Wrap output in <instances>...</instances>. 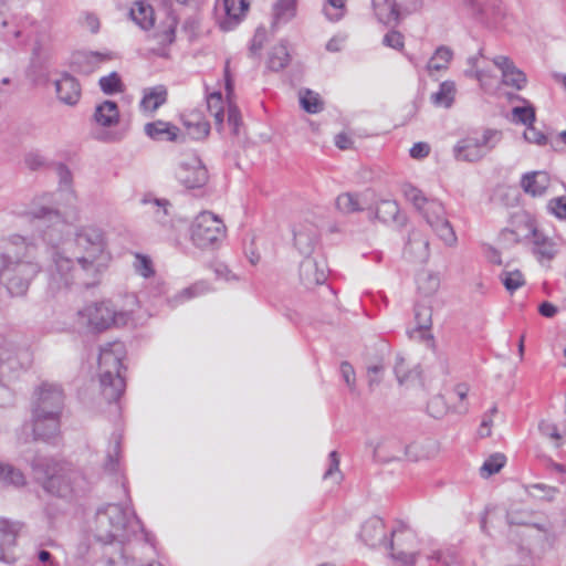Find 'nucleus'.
<instances>
[{
	"label": "nucleus",
	"mask_w": 566,
	"mask_h": 566,
	"mask_svg": "<svg viewBox=\"0 0 566 566\" xmlns=\"http://www.w3.org/2000/svg\"><path fill=\"white\" fill-rule=\"evenodd\" d=\"M300 279L302 284L314 290L318 285V263L313 256H306L300 264Z\"/></svg>",
	"instance_id": "obj_33"
},
{
	"label": "nucleus",
	"mask_w": 566,
	"mask_h": 566,
	"mask_svg": "<svg viewBox=\"0 0 566 566\" xmlns=\"http://www.w3.org/2000/svg\"><path fill=\"white\" fill-rule=\"evenodd\" d=\"M403 254L410 261L424 263L429 259V241L418 230H412L406 243Z\"/></svg>",
	"instance_id": "obj_21"
},
{
	"label": "nucleus",
	"mask_w": 566,
	"mask_h": 566,
	"mask_svg": "<svg viewBox=\"0 0 566 566\" xmlns=\"http://www.w3.org/2000/svg\"><path fill=\"white\" fill-rule=\"evenodd\" d=\"M547 208L556 218L566 220V197H556L551 199Z\"/></svg>",
	"instance_id": "obj_50"
},
{
	"label": "nucleus",
	"mask_w": 566,
	"mask_h": 566,
	"mask_svg": "<svg viewBox=\"0 0 566 566\" xmlns=\"http://www.w3.org/2000/svg\"><path fill=\"white\" fill-rule=\"evenodd\" d=\"M0 482L4 485L23 486L25 478L19 469L0 462Z\"/></svg>",
	"instance_id": "obj_37"
},
{
	"label": "nucleus",
	"mask_w": 566,
	"mask_h": 566,
	"mask_svg": "<svg viewBox=\"0 0 566 566\" xmlns=\"http://www.w3.org/2000/svg\"><path fill=\"white\" fill-rule=\"evenodd\" d=\"M266 42V30L264 27H259L255 30L250 45V54L258 55Z\"/></svg>",
	"instance_id": "obj_51"
},
{
	"label": "nucleus",
	"mask_w": 566,
	"mask_h": 566,
	"mask_svg": "<svg viewBox=\"0 0 566 566\" xmlns=\"http://www.w3.org/2000/svg\"><path fill=\"white\" fill-rule=\"evenodd\" d=\"M111 59V55L93 52L78 51L71 57V67L74 72L88 75L93 73L103 62Z\"/></svg>",
	"instance_id": "obj_17"
},
{
	"label": "nucleus",
	"mask_w": 566,
	"mask_h": 566,
	"mask_svg": "<svg viewBox=\"0 0 566 566\" xmlns=\"http://www.w3.org/2000/svg\"><path fill=\"white\" fill-rule=\"evenodd\" d=\"M382 44L395 50H401L405 45L403 36L400 32L392 30L385 34Z\"/></svg>",
	"instance_id": "obj_52"
},
{
	"label": "nucleus",
	"mask_w": 566,
	"mask_h": 566,
	"mask_svg": "<svg viewBox=\"0 0 566 566\" xmlns=\"http://www.w3.org/2000/svg\"><path fill=\"white\" fill-rule=\"evenodd\" d=\"M143 202L149 203L151 206L158 222L163 224L167 222V217L169 216V208L171 207L170 202L167 199L145 197L143 199Z\"/></svg>",
	"instance_id": "obj_41"
},
{
	"label": "nucleus",
	"mask_w": 566,
	"mask_h": 566,
	"mask_svg": "<svg viewBox=\"0 0 566 566\" xmlns=\"http://www.w3.org/2000/svg\"><path fill=\"white\" fill-rule=\"evenodd\" d=\"M30 224L43 240L52 245L49 253L51 264L49 265V289L59 292L77 285L85 289L94 286L98 282L99 269L96 259L103 252L105 242L103 232L95 227H82L75 233V245L86 253L76 256V262L55 245L61 241L66 223L52 205L33 203L27 212Z\"/></svg>",
	"instance_id": "obj_1"
},
{
	"label": "nucleus",
	"mask_w": 566,
	"mask_h": 566,
	"mask_svg": "<svg viewBox=\"0 0 566 566\" xmlns=\"http://www.w3.org/2000/svg\"><path fill=\"white\" fill-rule=\"evenodd\" d=\"M144 132L156 142H177L180 135V129L176 125L160 119L147 123Z\"/></svg>",
	"instance_id": "obj_24"
},
{
	"label": "nucleus",
	"mask_w": 566,
	"mask_h": 566,
	"mask_svg": "<svg viewBox=\"0 0 566 566\" xmlns=\"http://www.w3.org/2000/svg\"><path fill=\"white\" fill-rule=\"evenodd\" d=\"M127 513L118 504H107L97 510L95 515V538L102 544L118 542L123 544L127 536Z\"/></svg>",
	"instance_id": "obj_7"
},
{
	"label": "nucleus",
	"mask_w": 566,
	"mask_h": 566,
	"mask_svg": "<svg viewBox=\"0 0 566 566\" xmlns=\"http://www.w3.org/2000/svg\"><path fill=\"white\" fill-rule=\"evenodd\" d=\"M98 84L101 90L107 95L122 92L123 87L122 80L116 72H112L109 75L101 77Z\"/></svg>",
	"instance_id": "obj_45"
},
{
	"label": "nucleus",
	"mask_w": 566,
	"mask_h": 566,
	"mask_svg": "<svg viewBox=\"0 0 566 566\" xmlns=\"http://www.w3.org/2000/svg\"><path fill=\"white\" fill-rule=\"evenodd\" d=\"M500 279L510 293L515 292L525 284L524 275L518 270L505 271L501 274Z\"/></svg>",
	"instance_id": "obj_43"
},
{
	"label": "nucleus",
	"mask_w": 566,
	"mask_h": 566,
	"mask_svg": "<svg viewBox=\"0 0 566 566\" xmlns=\"http://www.w3.org/2000/svg\"><path fill=\"white\" fill-rule=\"evenodd\" d=\"M56 174L59 176L60 185L65 188H69L72 184V174L67 166H65L64 164H59L56 166Z\"/></svg>",
	"instance_id": "obj_60"
},
{
	"label": "nucleus",
	"mask_w": 566,
	"mask_h": 566,
	"mask_svg": "<svg viewBox=\"0 0 566 566\" xmlns=\"http://www.w3.org/2000/svg\"><path fill=\"white\" fill-rule=\"evenodd\" d=\"M118 452H119V443L116 442V444L113 448V452H108L106 457V461L104 463V469L111 473L115 472L118 467Z\"/></svg>",
	"instance_id": "obj_57"
},
{
	"label": "nucleus",
	"mask_w": 566,
	"mask_h": 566,
	"mask_svg": "<svg viewBox=\"0 0 566 566\" xmlns=\"http://www.w3.org/2000/svg\"><path fill=\"white\" fill-rule=\"evenodd\" d=\"M40 271L35 244L20 235L0 243V281L11 296H23Z\"/></svg>",
	"instance_id": "obj_2"
},
{
	"label": "nucleus",
	"mask_w": 566,
	"mask_h": 566,
	"mask_svg": "<svg viewBox=\"0 0 566 566\" xmlns=\"http://www.w3.org/2000/svg\"><path fill=\"white\" fill-rule=\"evenodd\" d=\"M184 125L192 139L205 138L210 132V124L199 112L187 115L184 119Z\"/></svg>",
	"instance_id": "obj_32"
},
{
	"label": "nucleus",
	"mask_w": 566,
	"mask_h": 566,
	"mask_svg": "<svg viewBox=\"0 0 566 566\" xmlns=\"http://www.w3.org/2000/svg\"><path fill=\"white\" fill-rule=\"evenodd\" d=\"M241 114L237 106L229 105L228 107V124L232 127L234 135L239 134V127L241 125Z\"/></svg>",
	"instance_id": "obj_56"
},
{
	"label": "nucleus",
	"mask_w": 566,
	"mask_h": 566,
	"mask_svg": "<svg viewBox=\"0 0 566 566\" xmlns=\"http://www.w3.org/2000/svg\"><path fill=\"white\" fill-rule=\"evenodd\" d=\"M208 291V286L200 282L196 283L187 289H184L178 295L181 300H190L192 297L199 296Z\"/></svg>",
	"instance_id": "obj_55"
},
{
	"label": "nucleus",
	"mask_w": 566,
	"mask_h": 566,
	"mask_svg": "<svg viewBox=\"0 0 566 566\" xmlns=\"http://www.w3.org/2000/svg\"><path fill=\"white\" fill-rule=\"evenodd\" d=\"M452 57V51L447 46H440L436 50L434 54L428 61L427 69L430 73L433 71H441L448 67Z\"/></svg>",
	"instance_id": "obj_38"
},
{
	"label": "nucleus",
	"mask_w": 566,
	"mask_h": 566,
	"mask_svg": "<svg viewBox=\"0 0 566 566\" xmlns=\"http://www.w3.org/2000/svg\"><path fill=\"white\" fill-rule=\"evenodd\" d=\"M394 371L400 385L413 381L421 375L420 366L418 364H411L400 354L396 356Z\"/></svg>",
	"instance_id": "obj_29"
},
{
	"label": "nucleus",
	"mask_w": 566,
	"mask_h": 566,
	"mask_svg": "<svg viewBox=\"0 0 566 566\" xmlns=\"http://www.w3.org/2000/svg\"><path fill=\"white\" fill-rule=\"evenodd\" d=\"M551 184L549 175L546 171H530L522 176L521 187L525 193L532 197L543 196Z\"/></svg>",
	"instance_id": "obj_23"
},
{
	"label": "nucleus",
	"mask_w": 566,
	"mask_h": 566,
	"mask_svg": "<svg viewBox=\"0 0 566 566\" xmlns=\"http://www.w3.org/2000/svg\"><path fill=\"white\" fill-rule=\"evenodd\" d=\"M430 153V146L429 144L424 142H419L413 144V146L410 148L409 154L415 159H422L427 157Z\"/></svg>",
	"instance_id": "obj_58"
},
{
	"label": "nucleus",
	"mask_w": 566,
	"mask_h": 566,
	"mask_svg": "<svg viewBox=\"0 0 566 566\" xmlns=\"http://www.w3.org/2000/svg\"><path fill=\"white\" fill-rule=\"evenodd\" d=\"M175 174L178 181L188 189L201 188L209 179L206 166L197 156L180 161Z\"/></svg>",
	"instance_id": "obj_13"
},
{
	"label": "nucleus",
	"mask_w": 566,
	"mask_h": 566,
	"mask_svg": "<svg viewBox=\"0 0 566 566\" xmlns=\"http://www.w3.org/2000/svg\"><path fill=\"white\" fill-rule=\"evenodd\" d=\"M290 61L291 56L287 51V48L286 45L281 43L271 50L268 60V67L271 71L279 72L283 70L289 64Z\"/></svg>",
	"instance_id": "obj_36"
},
{
	"label": "nucleus",
	"mask_w": 566,
	"mask_h": 566,
	"mask_svg": "<svg viewBox=\"0 0 566 566\" xmlns=\"http://www.w3.org/2000/svg\"><path fill=\"white\" fill-rule=\"evenodd\" d=\"M440 284V280L436 274L424 272L418 276V289L424 295L434 293Z\"/></svg>",
	"instance_id": "obj_46"
},
{
	"label": "nucleus",
	"mask_w": 566,
	"mask_h": 566,
	"mask_svg": "<svg viewBox=\"0 0 566 566\" xmlns=\"http://www.w3.org/2000/svg\"><path fill=\"white\" fill-rule=\"evenodd\" d=\"M82 323L92 329L103 332L111 326H124L130 319L128 311H117L111 302L93 303L78 311Z\"/></svg>",
	"instance_id": "obj_8"
},
{
	"label": "nucleus",
	"mask_w": 566,
	"mask_h": 566,
	"mask_svg": "<svg viewBox=\"0 0 566 566\" xmlns=\"http://www.w3.org/2000/svg\"><path fill=\"white\" fill-rule=\"evenodd\" d=\"M493 63L502 72V81L505 85L522 90L526 84V75L515 66L513 61L504 55L495 56Z\"/></svg>",
	"instance_id": "obj_18"
},
{
	"label": "nucleus",
	"mask_w": 566,
	"mask_h": 566,
	"mask_svg": "<svg viewBox=\"0 0 566 566\" xmlns=\"http://www.w3.org/2000/svg\"><path fill=\"white\" fill-rule=\"evenodd\" d=\"M371 6L377 20L384 24H398L400 10L396 0H371Z\"/></svg>",
	"instance_id": "obj_26"
},
{
	"label": "nucleus",
	"mask_w": 566,
	"mask_h": 566,
	"mask_svg": "<svg viewBox=\"0 0 566 566\" xmlns=\"http://www.w3.org/2000/svg\"><path fill=\"white\" fill-rule=\"evenodd\" d=\"M401 453L402 442L396 437L384 438L373 447L375 461L381 463L400 461Z\"/></svg>",
	"instance_id": "obj_20"
},
{
	"label": "nucleus",
	"mask_w": 566,
	"mask_h": 566,
	"mask_svg": "<svg viewBox=\"0 0 566 566\" xmlns=\"http://www.w3.org/2000/svg\"><path fill=\"white\" fill-rule=\"evenodd\" d=\"M57 98L66 105H75L81 97V85L78 81L69 73H63L60 80L55 81Z\"/></svg>",
	"instance_id": "obj_22"
},
{
	"label": "nucleus",
	"mask_w": 566,
	"mask_h": 566,
	"mask_svg": "<svg viewBox=\"0 0 566 566\" xmlns=\"http://www.w3.org/2000/svg\"><path fill=\"white\" fill-rule=\"evenodd\" d=\"M30 364L28 349L19 348L13 342L0 336V382L18 378Z\"/></svg>",
	"instance_id": "obj_11"
},
{
	"label": "nucleus",
	"mask_w": 566,
	"mask_h": 566,
	"mask_svg": "<svg viewBox=\"0 0 566 566\" xmlns=\"http://www.w3.org/2000/svg\"><path fill=\"white\" fill-rule=\"evenodd\" d=\"M226 237V226L210 211L199 213L191 226V240L200 249L216 247Z\"/></svg>",
	"instance_id": "obj_9"
},
{
	"label": "nucleus",
	"mask_w": 566,
	"mask_h": 566,
	"mask_svg": "<svg viewBox=\"0 0 566 566\" xmlns=\"http://www.w3.org/2000/svg\"><path fill=\"white\" fill-rule=\"evenodd\" d=\"M429 559H434L437 562L442 563L444 566H451L455 563V556L453 554H444L440 551L434 552L432 555L428 557Z\"/></svg>",
	"instance_id": "obj_64"
},
{
	"label": "nucleus",
	"mask_w": 566,
	"mask_h": 566,
	"mask_svg": "<svg viewBox=\"0 0 566 566\" xmlns=\"http://www.w3.org/2000/svg\"><path fill=\"white\" fill-rule=\"evenodd\" d=\"M340 374H342L343 380L349 388L350 392L356 394L357 387H356V374H355L354 367L349 363L343 361L340 364Z\"/></svg>",
	"instance_id": "obj_49"
},
{
	"label": "nucleus",
	"mask_w": 566,
	"mask_h": 566,
	"mask_svg": "<svg viewBox=\"0 0 566 566\" xmlns=\"http://www.w3.org/2000/svg\"><path fill=\"white\" fill-rule=\"evenodd\" d=\"M375 217L384 223H395L399 227H403L407 220L394 200H381L376 207Z\"/></svg>",
	"instance_id": "obj_27"
},
{
	"label": "nucleus",
	"mask_w": 566,
	"mask_h": 566,
	"mask_svg": "<svg viewBox=\"0 0 566 566\" xmlns=\"http://www.w3.org/2000/svg\"><path fill=\"white\" fill-rule=\"evenodd\" d=\"M94 120L103 127H112L119 120L118 105L114 101H104L94 112Z\"/></svg>",
	"instance_id": "obj_28"
},
{
	"label": "nucleus",
	"mask_w": 566,
	"mask_h": 566,
	"mask_svg": "<svg viewBox=\"0 0 566 566\" xmlns=\"http://www.w3.org/2000/svg\"><path fill=\"white\" fill-rule=\"evenodd\" d=\"M25 164L30 169L36 170L44 165V158L39 154L30 153L25 156Z\"/></svg>",
	"instance_id": "obj_63"
},
{
	"label": "nucleus",
	"mask_w": 566,
	"mask_h": 566,
	"mask_svg": "<svg viewBox=\"0 0 566 566\" xmlns=\"http://www.w3.org/2000/svg\"><path fill=\"white\" fill-rule=\"evenodd\" d=\"M31 468L35 480L41 483L44 491L59 497L71 496L82 481L78 472L51 458L35 455Z\"/></svg>",
	"instance_id": "obj_4"
},
{
	"label": "nucleus",
	"mask_w": 566,
	"mask_h": 566,
	"mask_svg": "<svg viewBox=\"0 0 566 566\" xmlns=\"http://www.w3.org/2000/svg\"><path fill=\"white\" fill-rule=\"evenodd\" d=\"M384 370H385V366L381 363L369 365L367 367L368 386L370 389H373L374 386H376L380 382V380H381L380 375L384 373Z\"/></svg>",
	"instance_id": "obj_53"
},
{
	"label": "nucleus",
	"mask_w": 566,
	"mask_h": 566,
	"mask_svg": "<svg viewBox=\"0 0 566 566\" xmlns=\"http://www.w3.org/2000/svg\"><path fill=\"white\" fill-rule=\"evenodd\" d=\"M250 7L249 0H223L224 18L219 21L223 31L234 29L243 19Z\"/></svg>",
	"instance_id": "obj_19"
},
{
	"label": "nucleus",
	"mask_w": 566,
	"mask_h": 566,
	"mask_svg": "<svg viewBox=\"0 0 566 566\" xmlns=\"http://www.w3.org/2000/svg\"><path fill=\"white\" fill-rule=\"evenodd\" d=\"M129 17L143 30L150 29L155 23L153 7L143 1L134 3V7L129 10Z\"/></svg>",
	"instance_id": "obj_31"
},
{
	"label": "nucleus",
	"mask_w": 566,
	"mask_h": 566,
	"mask_svg": "<svg viewBox=\"0 0 566 566\" xmlns=\"http://www.w3.org/2000/svg\"><path fill=\"white\" fill-rule=\"evenodd\" d=\"M321 480L326 499H333L340 493L344 475L339 470V455L337 451H332L328 454L327 468Z\"/></svg>",
	"instance_id": "obj_15"
},
{
	"label": "nucleus",
	"mask_w": 566,
	"mask_h": 566,
	"mask_svg": "<svg viewBox=\"0 0 566 566\" xmlns=\"http://www.w3.org/2000/svg\"><path fill=\"white\" fill-rule=\"evenodd\" d=\"M455 96V85L452 81H444L439 90L431 95V102L436 106L451 107Z\"/></svg>",
	"instance_id": "obj_35"
},
{
	"label": "nucleus",
	"mask_w": 566,
	"mask_h": 566,
	"mask_svg": "<svg viewBox=\"0 0 566 566\" xmlns=\"http://www.w3.org/2000/svg\"><path fill=\"white\" fill-rule=\"evenodd\" d=\"M124 354L125 347L120 342L108 343L99 352V381L102 394L108 402H116L125 391L126 384L122 376Z\"/></svg>",
	"instance_id": "obj_5"
},
{
	"label": "nucleus",
	"mask_w": 566,
	"mask_h": 566,
	"mask_svg": "<svg viewBox=\"0 0 566 566\" xmlns=\"http://www.w3.org/2000/svg\"><path fill=\"white\" fill-rule=\"evenodd\" d=\"M178 25V18L174 11L167 13L166 21L163 24L161 30H157L153 35V40L156 45L151 46L149 51L160 57H169L168 46L176 40V28Z\"/></svg>",
	"instance_id": "obj_14"
},
{
	"label": "nucleus",
	"mask_w": 566,
	"mask_h": 566,
	"mask_svg": "<svg viewBox=\"0 0 566 566\" xmlns=\"http://www.w3.org/2000/svg\"><path fill=\"white\" fill-rule=\"evenodd\" d=\"M134 269L144 277H149L154 274V268L150 258L139 253L135 255Z\"/></svg>",
	"instance_id": "obj_48"
},
{
	"label": "nucleus",
	"mask_w": 566,
	"mask_h": 566,
	"mask_svg": "<svg viewBox=\"0 0 566 566\" xmlns=\"http://www.w3.org/2000/svg\"><path fill=\"white\" fill-rule=\"evenodd\" d=\"M400 17L417 11L421 7L420 0H399Z\"/></svg>",
	"instance_id": "obj_62"
},
{
	"label": "nucleus",
	"mask_w": 566,
	"mask_h": 566,
	"mask_svg": "<svg viewBox=\"0 0 566 566\" xmlns=\"http://www.w3.org/2000/svg\"><path fill=\"white\" fill-rule=\"evenodd\" d=\"M415 319L417 327L422 332V337L433 346V335L429 332L432 324V308L427 303H417L415 306Z\"/></svg>",
	"instance_id": "obj_30"
},
{
	"label": "nucleus",
	"mask_w": 566,
	"mask_h": 566,
	"mask_svg": "<svg viewBox=\"0 0 566 566\" xmlns=\"http://www.w3.org/2000/svg\"><path fill=\"white\" fill-rule=\"evenodd\" d=\"M346 2L347 0H326L324 6L325 17L332 22L342 20L347 12Z\"/></svg>",
	"instance_id": "obj_39"
},
{
	"label": "nucleus",
	"mask_w": 566,
	"mask_h": 566,
	"mask_svg": "<svg viewBox=\"0 0 566 566\" xmlns=\"http://www.w3.org/2000/svg\"><path fill=\"white\" fill-rule=\"evenodd\" d=\"M168 92L164 85H157L145 92L140 107L144 111L155 112L167 102Z\"/></svg>",
	"instance_id": "obj_34"
},
{
	"label": "nucleus",
	"mask_w": 566,
	"mask_h": 566,
	"mask_svg": "<svg viewBox=\"0 0 566 566\" xmlns=\"http://www.w3.org/2000/svg\"><path fill=\"white\" fill-rule=\"evenodd\" d=\"M403 193L408 201L421 213L430 228L444 242L452 247L457 243L453 227L446 217L443 205L436 199H428L422 191L412 185L403 187Z\"/></svg>",
	"instance_id": "obj_6"
},
{
	"label": "nucleus",
	"mask_w": 566,
	"mask_h": 566,
	"mask_svg": "<svg viewBox=\"0 0 566 566\" xmlns=\"http://www.w3.org/2000/svg\"><path fill=\"white\" fill-rule=\"evenodd\" d=\"M524 138L528 143H533L536 145H545L546 144V136L538 129H536L533 124L528 125L524 132Z\"/></svg>",
	"instance_id": "obj_54"
},
{
	"label": "nucleus",
	"mask_w": 566,
	"mask_h": 566,
	"mask_svg": "<svg viewBox=\"0 0 566 566\" xmlns=\"http://www.w3.org/2000/svg\"><path fill=\"white\" fill-rule=\"evenodd\" d=\"M297 12V0H276L272 4L271 29L274 31L279 27L289 23L295 18Z\"/></svg>",
	"instance_id": "obj_25"
},
{
	"label": "nucleus",
	"mask_w": 566,
	"mask_h": 566,
	"mask_svg": "<svg viewBox=\"0 0 566 566\" xmlns=\"http://www.w3.org/2000/svg\"><path fill=\"white\" fill-rule=\"evenodd\" d=\"M298 102L300 106L303 111H305L308 114H316L318 113V97L317 95L308 90V88H302L298 92Z\"/></svg>",
	"instance_id": "obj_42"
},
{
	"label": "nucleus",
	"mask_w": 566,
	"mask_h": 566,
	"mask_svg": "<svg viewBox=\"0 0 566 566\" xmlns=\"http://www.w3.org/2000/svg\"><path fill=\"white\" fill-rule=\"evenodd\" d=\"M336 208L344 213H352L361 210L357 195L346 192L336 198Z\"/></svg>",
	"instance_id": "obj_40"
},
{
	"label": "nucleus",
	"mask_w": 566,
	"mask_h": 566,
	"mask_svg": "<svg viewBox=\"0 0 566 566\" xmlns=\"http://www.w3.org/2000/svg\"><path fill=\"white\" fill-rule=\"evenodd\" d=\"M505 464V455L502 453H494L489 457L481 467V474L485 478L497 473Z\"/></svg>",
	"instance_id": "obj_44"
},
{
	"label": "nucleus",
	"mask_w": 566,
	"mask_h": 566,
	"mask_svg": "<svg viewBox=\"0 0 566 566\" xmlns=\"http://www.w3.org/2000/svg\"><path fill=\"white\" fill-rule=\"evenodd\" d=\"M535 120V111L532 106H516L512 109V122L526 125L533 124Z\"/></svg>",
	"instance_id": "obj_47"
},
{
	"label": "nucleus",
	"mask_w": 566,
	"mask_h": 566,
	"mask_svg": "<svg viewBox=\"0 0 566 566\" xmlns=\"http://www.w3.org/2000/svg\"><path fill=\"white\" fill-rule=\"evenodd\" d=\"M497 140L499 133L492 129H486L480 135L468 136L454 146V157L461 161H478L494 148Z\"/></svg>",
	"instance_id": "obj_10"
},
{
	"label": "nucleus",
	"mask_w": 566,
	"mask_h": 566,
	"mask_svg": "<svg viewBox=\"0 0 566 566\" xmlns=\"http://www.w3.org/2000/svg\"><path fill=\"white\" fill-rule=\"evenodd\" d=\"M538 429H539L541 433L545 437H549L555 440L560 439V434L558 432L557 427L552 422L542 421L538 426Z\"/></svg>",
	"instance_id": "obj_61"
},
{
	"label": "nucleus",
	"mask_w": 566,
	"mask_h": 566,
	"mask_svg": "<svg viewBox=\"0 0 566 566\" xmlns=\"http://www.w3.org/2000/svg\"><path fill=\"white\" fill-rule=\"evenodd\" d=\"M222 104H223V99H222V94L220 92L211 93L207 97V107H208L209 113H217L218 108L223 109Z\"/></svg>",
	"instance_id": "obj_59"
},
{
	"label": "nucleus",
	"mask_w": 566,
	"mask_h": 566,
	"mask_svg": "<svg viewBox=\"0 0 566 566\" xmlns=\"http://www.w3.org/2000/svg\"><path fill=\"white\" fill-rule=\"evenodd\" d=\"M64 392L60 385L43 382L32 402V431L34 440L49 441L56 437L64 408Z\"/></svg>",
	"instance_id": "obj_3"
},
{
	"label": "nucleus",
	"mask_w": 566,
	"mask_h": 566,
	"mask_svg": "<svg viewBox=\"0 0 566 566\" xmlns=\"http://www.w3.org/2000/svg\"><path fill=\"white\" fill-rule=\"evenodd\" d=\"M21 525L18 522H11L6 518H0V560L4 563H13L14 556L12 554L17 543V537L20 532Z\"/></svg>",
	"instance_id": "obj_16"
},
{
	"label": "nucleus",
	"mask_w": 566,
	"mask_h": 566,
	"mask_svg": "<svg viewBox=\"0 0 566 566\" xmlns=\"http://www.w3.org/2000/svg\"><path fill=\"white\" fill-rule=\"evenodd\" d=\"M526 229V233L524 234L525 239L532 240V253L536 258V260L541 263H549L555 259L558 253V244L555 240L543 231L538 230L535 227L534 221L526 220L524 223Z\"/></svg>",
	"instance_id": "obj_12"
}]
</instances>
